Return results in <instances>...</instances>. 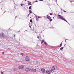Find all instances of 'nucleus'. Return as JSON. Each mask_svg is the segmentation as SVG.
<instances>
[{"mask_svg": "<svg viewBox=\"0 0 74 74\" xmlns=\"http://www.w3.org/2000/svg\"><path fill=\"white\" fill-rule=\"evenodd\" d=\"M31 70V69L28 67L26 68L25 69V72H29Z\"/></svg>", "mask_w": 74, "mask_h": 74, "instance_id": "obj_1", "label": "nucleus"}, {"mask_svg": "<svg viewBox=\"0 0 74 74\" xmlns=\"http://www.w3.org/2000/svg\"><path fill=\"white\" fill-rule=\"evenodd\" d=\"M25 60L26 62H29L30 58L28 56H27L25 58Z\"/></svg>", "mask_w": 74, "mask_h": 74, "instance_id": "obj_2", "label": "nucleus"}, {"mask_svg": "<svg viewBox=\"0 0 74 74\" xmlns=\"http://www.w3.org/2000/svg\"><path fill=\"white\" fill-rule=\"evenodd\" d=\"M25 67V66L23 65H21L20 66H19L18 68L20 70H22V69H23Z\"/></svg>", "mask_w": 74, "mask_h": 74, "instance_id": "obj_3", "label": "nucleus"}, {"mask_svg": "<svg viewBox=\"0 0 74 74\" xmlns=\"http://www.w3.org/2000/svg\"><path fill=\"white\" fill-rule=\"evenodd\" d=\"M31 70V72L32 73H36V71H37V70L36 69H33V68Z\"/></svg>", "mask_w": 74, "mask_h": 74, "instance_id": "obj_4", "label": "nucleus"}, {"mask_svg": "<svg viewBox=\"0 0 74 74\" xmlns=\"http://www.w3.org/2000/svg\"><path fill=\"white\" fill-rule=\"evenodd\" d=\"M41 71H42V73L43 74H44L45 73V69L44 68H42L41 70Z\"/></svg>", "mask_w": 74, "mask_h": 74, "instance_id": "obj_5", "label": "nucleus"}, {"mask_svg": "<svg viewBox=\"0 0 74 74\" xmlns=\"http://www.w3.org/2000/svg\"><path fill=\"white\" fill-rule=\"evenodd\" d=\"M36 16V21H38V20L39 19V18H41V16Z\"/></svg>", "mask_w": 74, "mask_h": 74, "instance_id": "obj_6", "label": "nucleus"}, {"mask_svg": "<svg viewBox=\"0 0 74 74\" xmlns=\"http://www.w3.org/2000/svg\"><path fill=\"white\" fill-rule=\"evenodd\" d=\"M55 70V67L54 66H53L52 68L51 69V70L50 71V72H52V71H53V70Z\"/></svg>", "mask_w": 74, "mask_h": 74, "instance_id": "obj_7", "label": "nucleus"}, {"mask_svg": "<svg viewBox=\"0 0 74 74\" xmlns=\"http://www.w3.org/2000/svg\"><path fill=\"white\" fill-rule=\"evenodd\" d=\"M31 56H33L34 58H37V56H36L33 54H31Z\"/></svg>", "mask_w": 74, "mask_h": 74, "instance_id": "obj_8", "label": "nucleus"}, {"mask_svg": "<svg viewBox=\"0 0 74 74\" xmlns=\"http://www.w3.org/2000/svg\"><path fill=\"white\" fill-rule=\"evenodd\" d=\"M58 18H60L61 19V18H62V16L60 15L59 14H58Z\"/></svg>", "mask_w": 74, "mask_h": 74, "instance_id": "obj_9", "label": "nucleus"}, {"mask_svg": "<svg viewBox=\"0 0 74 74\" xmlns=\"http://www.w3.org/2000/svg\"><path fill=\"white\" fill-rule=\"evenodd\" d=\"M28 5H32V3L29 1H28Z\"/></svg>", "mask_w": 74, "mask_h": 74, "instance_id": "obj_10", "label": "nucleus"}, {"mask_svg": "<svg viewBox=\"0 0 74 74\" xmlns=\"http://www.w3.org/2000/svg\"><path fill=\"white\" fill-rule=\"evenodd\" d=\"M61 19H62V20H63L64 21H65L66 22H67V21L66 20L64 19V18H63V17H62L61 18Z\"/></svg>", "mask_w": 74, "mask_h": 74, "instance_id": "obj_11", "label": "nucleus"}, {"mask_svg": "<svg viewBox=\"0 0 74 74\" xmlns=\"http://www.w3.org/2000/svg\"><path fill=\"white\" fill-rule=\"evenodd\" d=\"M46 73H47L48 74H50V73L51 72H50V71H46Z\"/></svg>", "mask_w": 74, "mask_h": 74, "instance_id": "obj_12", "label": "nucleus"}, {"mask_svg": "<svg viewBox=\"0 0 74 74\" xmlns=\"http://www.w3.org/2000/svg\"><path fill=\"white\" fill-rule=\"evenodd\" d=\"M47 18L48 19H49L50 18H51V17L48 15H47Z\"/></svg>", "mask_w": 74, "mask_h": 74, "instance_id": "obj_13", "label": "nucleus"}, {"mask_svg": "<svg viewBox=\"0 0 74 74\" xmlns=\"http://www.w3.org/2000/svg\"><path fill=\"white\" fill-rule=\"evenodd\" d=\"M44 44H45V45H48V44H47L45 41L44 42Z\"/></svg>", "mask_w": 74, "mask_h": 74, "instance_id": "obj_14", "label": "nucleus"}, {"mask_svg": "<svg viewBox=\"0 0 74 74\" xmlns=\"http://www.w3.org/2000/svg\"><path fill=\"white\" fill-rule=\"evenodd\" d=\"M44 42V40H43L41 42V44H42V43L43 42Z\"/></svg>", "mask_w": 74, "mask_h": 74, "instance_id": "obj_15", "label": "nucleus"}, {"mask_svg": "<svg viewBox=\"0 0 74 74\" xmlns=\"http://www.w3.org/2000/svg\"><path fill=\"white\" fill-rule=\"evenodd\" d=\"M62 42H62L61 43L60 46V47H62Z\"/></svg>", "mask_w": 74, "mask_h": 74, "instance_id": "obj_16", "label": "nucleus"}, {"mask_svg": "<svg viewBox=\"0 0 74 74\" xmlns=\"http://www.w3.org/2000/svg\"><path fill=\"white\" fill-rule=\"evenodd\" d=\"M1 35H2V36H4V33H2L1 34Z\"/></svg>", "mask_w": 74, "mask_h": 74, "instance_id": "obj_17", "label": "nucleus"}, {"mask_svg": "<svg viewBox=\"0 0 74 74\" xmlns=\"http://www.w3.org/2000/svg\"><path fill=\"white\" fill-rule=\"evenodd\" d=\"M29 10H31L32 9V6H30L29 7Z\"/></svg>", "mask_w": 74, "mask_h": 74, "instance_id": "obj_18", "label": "nucleus"}, {"mask_svg": "<svg viewBox=\"0 0 74 74\" xmlns=\"http://www.w3.org/2000/svg\"><path fill=\"white\" fill-rule=\"evenodd\" d=\"M63 49V47H61L60 49V50L61 51H62V50Z\"/></svg>", "mask_w": 74, "mask_h": 74, "instance_id": "obj_19", "label": "nucleus"}, {"mask_svg": "<svg viewBox=\"0 0 74 74\" xmlns=\"http://www.w3.org/2000/svg\"><path fill=\"white\" fill-rule=\"evenodd\" d=\"M24 4H21V6H22L23 5H24Z\"/></svg>", "mask_w": 74, "mask_h": 74, "instance_id": "obj_20", "label": "nucleus"}, {"mask_svg": "<svg viewBox=\"0 0 74 74\" xmlns=\"http://www.w3.org/2000/svg\"><path fill=\"white\" fill-rule=\"evenodd\" d=\"M31 15V14H30V13H29L28 15L27 16H29V15Z\"/></svg>", "mask_w": 74, "mask_h": 74, "instance_id": "obj_21", "label": "nucleus"}, {"mask_svg": "<svg viewBox=\"0 0 74 74\" xmlns=\"http://www.w3.org/2000/svg\"><path fill=\"white\" fill-rule=\"evenodd\" d=\"M49 21L50 22H51L52 21V20L51 18H50Z\"/></svg>", "mask_w": 74, "mask_h": 74, "instance_id": "obj_22", "label": "nucleus"}, {"mask_svg": "<svg viewBox=\"0 0 74 74\" xmlns=\"http://www.w3.org/2000/svg\"><path fill=\"white\" fill-rule=\"evenodd\" d=\"M29 12L31 14L32 13V11H31V10H29Z\"/></svg>", "mask_w": 74, "mask_h": 74, "instance_id": "obj_23", "label": "nucleus"}, {"mask_svg": "<svg viewBox=\"0 0 74 74\" xmlns=\"http://www.w3.org/2000/svg\"><path fill=\"white\" fill-rule=\"evenodd\" d=\"M1 74H4V73H3V72L2 71H1Z\"/></svg>", "mask_w": 74, "mask_h": 74, "instance_id": "obj_24", "label": "nucleus"}, {"mask_svg": "<svg viewBox=\"0 0 74 74\" xmlns=\"http://www.w3.org/2000/svg\"><path fill=\"white\" fill-rule=\"evenodd\" d=\"M30 22L31 23L32 22V20L31 19V20H30Z\"/></svg>", "mask_w": 74, "mask_h": 74, "instance_id": "obj_25", "label": "nucleus"}, {"mask_svg": "<svg viewBox=\"0 0 74 74\" xmlns=\"http://www.w3.org/2000/svg\"><path fill=\"white\" fill-rule=\"evenodd\" d=\"M50 15H52V13H50Z\"/></svg>", "mask_w": 74, "mask_h": 74, "instance_id": "obj_26", "label": "nucleus"}, {"mask_svg": "<svg viewBox=\"0 0 74 74\" xmlns=\"http://www.w3.org/2000/svg\"><path fill=\"white\" fill-rule=\"evenodd\" d=\"M21 55L23 56V55H24L23 53H21Z\"/></svg>", "mask_w": 74, "mask_h": 74, "instance_id": "obj_27", "label": "nucleus"}, {"mask_svg": "<svg viewBox=\"0 0 74 74\" xmlns=\"http://www.w3.org/2000/svg\"><path fill=\"white\" fill-rule=\"evenodd\" d=\"M2 54H4V53H5L4 52H2Z\"/></svg>", "mask_w": 74, "mask_h": 74, "instance_id": "obj_28", "label": "nucleus"}, {"mask_svg": "<svg viewBox=\"0 0 74 74\" xmlns=\"http://www.w3.org/2000/svg\"><path fill=\"white\" fill-rule=\"evenodd\" d=\"M38 1H36L35 2H38Z\"/></svg>", "mask_w": 74, "mask_h": 74, "instance_id": "obj_29", "label": "nucleus"}, {"mask_svg": "<svg viewBox=\"0 0 74 74\" xmlns=\"http://www.w3.org/2000/svg\"><path fill=\"white\" fill-rule=\"evenodd\" d=\"M64 12H66L64 10Z\"/></svg>", "mask_w": 74, "mask_h": 74, "instance_id": "obj_30", "label": "nucleus"}, {"mask_svg": "<svg viewBox=\"0 0 74 74\" xmlns=\"http://www.w3.org/2000/svg\"><path fill=\"white\" fill-rule=\"evenodd\" d=\"M39 1H43V0H40Z\"/></svg>", "mask_w": 74, "mask_h": 74, "instance_id": "obj_31", "label": "nucleus"}, {"mask_svg": "<svg viewBox=\"0 0 74 74\" xmlns=\"http://www.w3.org/2000/svg\"><path fill=\"white\" fill-rule=\"evenodd\" d=\"M37 38H39V36H38Z\"/></svg>", "mask_w": 74, "mask_h": 74, "instance_id": "obj_32", "label": "nucleus"}, {"mask_svg": "<svg viewBox=\"0 0 74 74\" xmlns=\"http://www.w3.org/2000/svg\"><path fill=\"white\" fill-rule=\"evenodd\" d=\"M15 36H16L15 35H14V37H15Z\"/></svg>", "mask_w": 74, "mask_h": 74, "instance_id": "obj_33", "label": "nucleus"}, {"mask_svg": "<svg viewBox=\"0 0 74 74\" xmlns=\"http://www.w3.org/2000/svg\"><path fill=\"white\" fill-rule=\"evenodd\" d=\"M25 1H26V0H25Z\"/></svg>", "mask_w": 74, "mask_h": 74, "instance_id": "obj_34", "label": "nucleus"}, {"mask_svg": "<svg viewBox=\"0 0 74 74\" xmlns=\"http://www.w3.org/2000/svg\"><path fill=\"white\" fill-rule=\"evenodd\" d=\"M0 3H1V2H0Z\"/></svg>", "mask_w": 74, "mask_h": 74, "instance_id": "obj_35", "label": "nucleus"}, {"mask_svg": "<svg viewBox=\"0 0 74 74\" xmlns=\"http://www.w3.org/2000/svg\"><path fill=\"white\" fill-rule=\"evenodd\" d=\"M16 9H17V8H16Z\"/></svg>", "mask_w": 74, "mask_h": 74, "instance_id": "obj_36", "label": "nucleus"}]
</instances>
